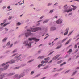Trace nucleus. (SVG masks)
I'll list each match as a JSON object with an SVG mask.
<instances>
[{
    "label": "nucleus",
    "mask_w": 79,
    "mask_h": 79,
    "mask_svg": "<svg viewBox=\"0 0 79 79\" xmlns=\"http://www.w3.org/2000/svg\"><path fill=\"white\" fill-rule=\"evenodd\" d=\"M40 31L41 30V28L40 27H37L36 28H31L30 30H28L27 31V33H26L25 34V36L26 37H27L28 36H29L30 35L32 34L31 32H36L37 31Z\"/></svg>",
    "instance_id": "f257e3e1"
},
{
    "label": "nucleus",
    "mask_w": 79,
    "mask_h": 79,
    "mask_svg": "<svg viewBox=\"0 0 79 79\" xmlns=\"http://www.w3.org/2000/svg\"><path fill=\"white\" fill-rule=\"evenodd\" d=\"M71 6H72V7H73V8H72L69 10H67V9H65L63 11V13H65L66 12H67V13H69V12H71L73 10H76L77 8L76 6H74V5H71Z\"/></svg>",
    "instance_id": "f03ea898"
},
{
    "label": "nucleus",
    "mask_w": 79,
    "mask_h": 79,
    "mask_svg": "<svg viewBox=\"0 0 79 79\" xmlns=\"http://www.w3.org/2000/svg\"><path fill=\"white\" fill-rule=\"evenodd\" d=\"M28 40L30 41H31V40H35V41H36V42H38V41H39V40L37 39H36V38H29L28 39Z\"/></svg>",
    "instance_id": "7ed1b4c3"
},
{
    "label": "nucleus",
    "mask_w": 79,
    "mask_h": 79,
    "mask_svg": "<svg viewBox=\"0 0 79 79\" xmlns=\"http://www.w3.org/2000/svg\"><path fill=\"white\" fill-rule=\"evenodd\" d=\"M24 75L23 74H22L21 75H20L19 76H18V75H16L15 76V77L17 78V79H20L21 77H23L24 76Z\"/></svg>",
    "instance_id": "20e7f679"
},
{
    "label": "nucleus",
    "mask_w": 79,
    "mask_h": 79,
    "mask_svg": "<svg viewBox=\"0 0 79 79\" xmlns=\"http://www.w3.org/2000/svg\"><path fill=\"white\" fill-rule=\"evenodd\" d=\"M9 66V65H7V66H5L4 67V69H0V71H3V70H6V69H7V68Z\"/></svg>",
    "instance_id": "39448f33"
},
{
    "label": "nucleus",
    "mask_w": 79,
    "mask_h": 79,
    "mask_svg": "<svg viewBox=\"0 0 79 79\" xmlns=\"http://www.w3.org/2000/svg\"><path fill=\"white\" fill-rule=\"evenodd\" d=\"M23 44L25 45H27L28 46H31V43L28 44V41H27L24 42Z\"/></svg>",
    "instance_id": "423d86ee"
},
{
    "label": "nucleus",
    "mask_w": 79,
    "mask_h": 79,
    "mask_svg": "<svg viewBox=\"0 0 79 79\" xmlns=\"http://www.w3.org/2000/svg\"><path fill=\"white\" fill-rule=\"evenodd\" d=\"M56 23L57 24H61V23H62V20L59 19L56 21Z\"/></svg>",
    "instance_id": "0eeeda50"
},
{
    "label": "nucleus",
    "mask_w": 79,
    "mask_h": 79,
    "mask_svg": "<svg viewBox=\"0 0 79 79\" xmlns=\"http://www.w3.org/2000/svg\"><path fill=\"white\" fill-rule=\"evenodd\" d=\"M68 30H69V28H67L66 29L65 31H66V32L64 34V35H66L68 34Z\"/></svg>",
    "instance_id": "6e6552de"
},
{
    "label": "nucleus",
    "mask_w": 79,
    "mask_h": 79,
    "mask_svg": "<svg viewBox=\"0 0 79 79\" xmlns=\"http://www.w3.org/2000/svg\"><path fill=\"white\" fill-rule=\"evenodd\" d=\"M8 63H10V64L13 63H15V60H12L10 62H7L6 63V64H8Z\"/></svg>",
    "instance_id": "1a4fd4ad"
},
{
    "label": "nucleus",
    "mask_w": 79,
    "mask_h": 79,
    "mask_svg": "<svg viewBox=\"0 0 79 79\" xmlns=\"http://www.w3.org/2000/svg\"><path fill=\"white\" fill-rule=\"evenodd\" d=\"M71 39H70L69 40L67 41L66 42V43H65V45H67V44H68L69 43V42H70V41H71Z\"/></svg>",
    "instance_id": "9d476101"
},
{
    "label": "nucleus",
    "mask_w": 79,
    "mask_h": 79,
    "mask_svg": "<svg viewBox=\"0 0 79 79\" xmlns=\"http://www.w3.org/2000/svg\"><path fill=\"white\" fill-rule=\"evenodd\" d=\"M5 76V74H2L0 76V79H2L3 78V76Z\"/></svg>",
    "instance_id": "9b49d317"
},
{
    "label": "nucleus",
    "mask_w": 79,
    "mask_h": 79,
    "mask_svg": "<svg viewBox=\"0 0 79 79\" xmlns=\"http://www.w3.org/2000/svg\"><path fill=\"white\" fill-rule=\"evenodd\" d=\"M45 58V56H41V57H39L38 58V59H42V58Z\"/></svg>",
    "instance_id": "f8f14e48"
},
{
    "label": "nucleus",
    "mask_w": 79,
    "mask_h": 79,
    "mask_svg": "<svg viewBox=\"0 0 79 79\" xmlns=\"http://www.w3.org/2000/svg\"><path fill=\"white\" fill-rule=\"evenodd\" d=\"M8 38L6 37L3 40H2V42H5L7 40Z\"/></svg>",
    "instance_id": "ddd939ff"
},
{
    "label": "nucleus",
    "mask_w": 79,
    "mask_h": 79,
    "mask_svg": "<svg viewBox=\"0 0 79 79\" xmlns=\"http://www.w3.org/2000/svg\"><path fill=\"white\" fill-rule=\"evenodd\" d=\"M55 29H56V28H55V27H52L51 28V30L52 31L53 30H55Z\"/></svg>",
    "instance_id": "4468645a"
},
{
    "label": "nucleus",
    "mask_w": 79,
    "mask_h": 79,
    "mask_svg": "<svg viewBox=\"0 0 79 79\" xmlns=\"http://www.w3.org/2000/svg\"><path fill=\"white\" fill-rule=\"evenodd\" d=\"M64 64H66V62H64L63 63L61 64L60 65V66H62Z\"/></svg>",
    "instance_id": "2eb2a0df"
},
{
    "label": "nucleus",
    "mask_w": 79,
    "mask_h": 79,
    "mask_svg": "<svg viewBox=\"0 0 79 79\" xmlns=\"http://www.w3.org/2000/svg\"><path fill=\"white\" fill-rule=\"evenodd\" d=\"M61 45H60V46H58L57 48H56V49H59V48H61Z\"/></svg>",
    "instance_id": "dca6fc26"
},
{
    "label": "nucleus",
    "mask_w": 79,
    "mask_h": 79,
    "mask_svg": "<svg viewBox=\"0 0 79 79\" xmlns=\"http://www.w3.org/2000/svg\"><path fill=\"white\" fill-rule=\"evenodd\" d=\"M10 24V23H6L4 25V27L5 26H6V25H8V24Z\"/></svg>",
    "instance_id": "f3484780"
},
{
    "label": "nucleus",
    "mask_w": 79,
    "mask_h": 79,
    "mask_svg": "<svg viewBox=\"0 0 79 79\" xmlns=\"http://www.w3.org/2000/svg\"><path fill=\"white\" fill-rule=\"evenodd\" d=\"M62 61L60 60L59 61H58V62H57V64H60V63H61Z\"/></svg>",
    "instance_id": "a211bd4d"
},
{
    "label": "nucleus",
    "mask_w": 79,
    "mask_h": 79,
    "mask_svg": "<svg viewBox=\"0 0 79 79\" xmlns=\"http://www.w3.org/2000/svg\"><path fill=\"white\" fill-rule=\"evenodd\" d=\"M67 40V38H65L62 41V42H64V41H65V40Z\"/></svg>",
    "instance_id": "6ab92c4d"
},
{
    "label": "nucleus",
    "mask_w": 79,
    "mask_h": 79,
    "mask_svg": "<svg viewBox=\"0 0 79 79\" xmlns=\"http://www.w3.org/2000/svg\"><path fill=\"white\" fill-rule=\"evenodd\" d=\"M42 64H40L38 66V68H40V66H42Z\"/></svg>",
    "instance_id": "aec40b11"
},
{
    "label": "nucleus",
    "mask_w": 79,
    "mask_h": 79,
    "mask_svg": "<svg viewBox=\"0 0 79 79\" xmlns=\"http://www.w3.org/2000/svg\"><path fill=\"white\" fill-rule=\"evenodd\" d=\"M68 52H69V53H71V52H72V49H70L68 51Z\"/></svg>",
    "instance_id": "412c9836"
},
{
    "label": "nucleus",
    "mask_w": 79,
    "mask_h": 79,
    "mask_svg": "<svg viewBox=\"0 0 79 79\" xmlns=\"http://www.w3.org/2000/svg\"><path fill=\"white\" fill-rule=\"evenodd\" d=\"M13 74H15V73H10L8 76H12V75H13Z\"/></svg>",
    "instance_id": "4be33fe9"
},
{
    "label": "nucleus",
    "mask_w": 79,
    "mask_h": 79,
    "mask_svg": "<svg viewBox=\"0 0 79 79\" xmlns=\"http://www.w3.org/2000/svg\"><path fill=\"white\" fill-rule=\"evenodd\" d=\"M17 51V50L15 49L13 51V52H12V53H14L15 52H16Z\"/></svg>",
    "instance_id": "5701e85b"
},
{
    "label": "nucleus",
    "mask_w": 79,
    "mask_h": 79,
    "mask_svg": "<svg viewBox=\"0 0 79 79\" xmlns=\"http://www.w3.org/2000/svg\"><path fill=\"white\" fill-rule=\"evenodd\" d=\"M17 24L18 26H19V25H21V23H20L19 22H18V23H17Z\"/></svg>",
    "instance_id": "b1692460"
},
{
    "label": "nucleus",
    "mask_w": 79,
    "mask_h": 79,
    "mask_svg": "<svg viewBox=\"0 0 79 79\" xmlns=\"http://www.w3.org/2000/svg\"><path fill=\"white\" fill-rule=\"evenodd\" d=\"M49 21V20H46L45 21H44V22L43 23H47V22H48V21Z\"/></svg>",
    "instance_id": "393cba45"
},
{
    "label": "nucleus",
    "mask_w": 79,
    "mask_h": 79,
    "mask_svg": "<svg viewBox=\"0 0 79 79\" xmlns=\"http://www.w3.org/2000/svg\"><path fill=\"white\" fill-rule=\"evenodd\" d=\"M76 72L77 71H75V72H74L73 73V74H72V76H74V74H76Z\"/></svg>",
    "instance_id": "a878e982"
},
{
    "label": "nucleus",
    "mask_w": 79,
    "mask_h": 79,
    "mask_svg": "<svg viewBox=\"0 0 79 79\" xmlns=\"http://www.w3.org/2000/svg\"><path fill=\"white\" fill-rule=\"evenodd\" d=\"M60 56V55H57L55 57H56V58H58V57Z\"/></svg>",
    "instance_id": "bb28decb"
},
{
    "label": "nucleus",
    "mask_w": 79,
    "mask_h": 79,
    "mask_svg": "<svg viewBox=\"0 0 79 79\" xmlns=\"http://www.w3.org/2000/svg\"><path fill=\"white\" fill-rule=\"evenodd\" d=\"M77 44L76 45H75V48H77Z\"/></svg>",
    "instance_id": "cd10ccee"
},
{
    "label": "nucleus",
    "mask_w": 79,
    "mask_h": 79,
    "mask_svg": "<svg viewBox=\"0 0 79 79\" xmlns=\"http://www.w3.org/2000/svg\"><path fill=\"white\" fill-rule=\"evenodd\" d=\"M44 60H50V58L47 57V58H45L44 59Z\"/></svg>",
    "instance_id": "c85d7f7f"
},
{
    "label": "nucleus",
    "mask_w": 79,
    "mask_h": 79,
    "mask_svg": "<svg viewBox=\"0 0 79 79\" xmlns=\"http://www.w3.org/2000/svg\"><path fill=\"white\" fill-rule=\"evenodd\" d=\"M56 59H57V58L55 56L53 58V60H56Z\"/></svg>",
    "instance_id": "c756f323"
},
{
    "label": "nucleus",
    "mask_w": 79,
    "mask_h": 79,
    "mask_svg": "<svg viewBox=\"0 0 79 79\" xmlns=\"http://www.w3.org/2000/svg\"><path fill=\"white\" fill-rule=\"evenodd\" d=\"M10 42H9L7 43V45H10Z\"/></svg>",
    "instance_id": "7c9ffc66"
},
{
    "label": "nucleus",
    "mask_w": 79,
    "mask_h": 79,
    "mask_svg": "<svg viewBox=\"0 0 79 79\" xmlns=\"http://www.w3.org/2000/svg\"><path fill=\"white\" fill-rule=\"evenodd\" d=\"M20 56V55H18L16 56V58H19V57Z\"/></svg>",
    "instance_id": "2f4dec72"
},
{
    "label": "nucleus",
    "mask_w": 79,
    "mask_h": 79,
    "mask_svg": "<svg viewBox=\"0 0 79 79\" xmlns=\"http://www.w3.org/2000/svg\"><path fill=\"white\" fill-rule=\"evenodd\" d=\"M44 16H41V17H40V19H42V18H44Z\"/></svg>",
    "instance_id": "473e14b6"
},
{
    "label": "nucleus",
    "mask_w": 79,
    "mask_h": 79,
    "mask_svg": "<svg viewBox=\"0 0 79 79\" xmlns=\"http://www.w3.org/2000/svg\"><path fill=\"white\" fill-rule=\"evenodd\" d=\"M34 72L33 71H32L31 73V74H34Z\"/></svg>",
    "instance_id": "72a5a7b5"
},
{
    "label": "nucleus",
    "mask_w": 79,
    "mask_h": 79,
    "mask_svg": "<svg viewBox=\"0 0 79 79\" xmlns=\"http://www.w3.org/2000/svg\"><path fill=\"white\" fill-rule=\"evenodd\" d=\"M79 50L78 49H76V50L75 51V53H76Z\"/></svg>",
    "instance_id": "f704fd0d"
},
{
    "label": "nucleus",
    "mask_w": 79,
    "mask_h": 79,
    "mask_svg": "<svg viewBox=\"0 0 79 79\" xmlns=\"http://www.w3.org/2000/svg\"><path fill=\"white\" fill-rule=\"evenodd\" d=\"M19 67H16L15 68V69H18V68H19Z\"/></svg>",
    "instance_id": "c9c22d12"
},
{
    "label": "nucleus",
    "mask_w": 79,
    "mask_h": 79,
    "mask_svg": "<svg viewBox=\"0 0 79 79\" xmlns=\"http://www.w3.org/2000/svg\"><path fill=\"white\" fill-rule=\"evenodd\" d=\"M53 10H51L50 12H49L50 13H52V12H53Z\"/></svg>",
    "instance_id": "e433bc0d"
},
{
    "label": "nucleus",
    "mask_w": 79,
    "mask_h": 79,
    "mask_svg": "<svg viewBox=\"0 0 79 79\" xmlns=\"http://www.w3.org/2000/svg\"><path fill=\"white\" fill-rule=\"evenodd\" d=\"M12 17L11 16H10L9 18V19L10 20L11 19Z\"/></svg>",
    "instance_id": "4c0bfd02"
},
{
    "label": "nucleus",
    "mask_w": 79,
    "mask_h": 79,
    "mask_svg": "<svg viewBox=\"0 0 79 79\" xmlns=\"http://www.w3.org/2000/svg\"><path fill=\"white\" fill-rule=\"evenodd\" d=\"M49 36H46L44 39V40H45V39H47V37H48Z\"/></svg>",
    "instance_id": "58836bf2"
},
{
    "label": "nucleus",
    "mask_w": 79,
    "mask_h": 79,
    "mask_svg": "<svg viewBox=\"0 0 79 79\" xmlns=\"http://www.w3.org/2000/svg\"><path fill=\"white\" fill-rule=\"evenodd\" d=\"M4 23H5V22H4V23H2L1 24V26H2V25H3V24H4Z\"/></svg>",
    "instance_id": "ea45409f"
},
{
    "label": "nucleus",
    "mask_w": 79,
    "mask_h": 79,
    "mask_svg": "<svg viewBox=\"0 0 79 79\" xmlns=\"http://www.w3.org/2000/svg\"><path fill=\"white\" fill-rule=\"evenodd\" d=\"M58 38H56L54 40H58Z\"/></svg>",
    "instance_id": "a19ab883"
},
{
    "label": "nucleus",
    "mask_w": 79,
    "mask_h": 79,
    "mask_svg": "<svg viewBox=\"0 0 79 79\" xmlns=\"http://www.w3.org/2000/svg\"><path fill=\"white\" fill-rule=\"evenodd\" d=\"M52 5V4L51 3H49L48 5V6H50V5Z\"/></svg>",
    "instance_id": "79ce46f5"
},
{
    "label": "nucleus",
    "mask_w": 79,
    "mask_h": 79,
    "mask_svg": "<svg viewBox=\"0 0 79 79\" xmlns=\"http://www.w3.org/2000/svg\"><path fill=\"white\" fill-rule=\"evenodd\" d=\"M54 52H51L49 54V55H51V54H52Z\"/></svg>",
    "instance_id": "37998d69"
},
{
    "label": "nucleus",
    "mask_w": 79,
    "mask_h": 79,
    "mask_svg": "<svg viewBox=\"0 0 79 79\" xmlns=\"http://www.w3.org/2000/svg\"><path fill=\"white\" fill-rule=\"evenodd\" d=\"M47 62H48V61L46 60L44 61V63H47Z\"/></svg>",
    "instance_id": "c03bdc74"
},
{
    "label": "nucleus",
    "mask_w": 79,
    "mask_h": 79,
    "mask_svg": "<svg viewBox=\"0 0 79 79\" xmlns=\"http://www.w3.org/2000/svg\"><path fill=\"white\" fill-rule=\"evenodd\" d=\"M62 69H63V68H61L59 69V71H61V70H62Z\"/></svg>",
    "instance_id": "a18cd8bd"
},
{
    "label": "nucleus",
    "mask_w": 79,
    "mask_h": 79,
    "mask_svg": "<svg viewBox=\"0 0 79 79\" xmlns=\"http://www.w3.org/2000/svg\"><path fill=\"white\" fill-rule=\"evenodd\" d=\"M33 60H30L28 62V63H30L31 62H32V61H33Z\"/></svg>",
    "instance_id": "49530a36"
},
{
    "label": "nucleus",
    "mask_w": 79,
    "mask_h": 79,
    "mask_svg": "<svg viewBox=\"0 0 79 79\" xmlns=\"http://www.w3.org/2000/svg\"><path fill=\"white\" fill-rule=\"evenodd\" d=\"M69 70H68V71H66L65 72V73H68V72H69Z\"/></svg>",
    "instance_id": "de8ad7c7"
},
{
    "label": "nucleus",
    "mask_w": 79,
    "mask_h": 79,
    "mask_svg": "<svg viewBox=\"0 0 79 79\" xmlns=\"http://www.w3.org/2000/svg\"><path fill=\"white\" fill-rule=\"evenodd\" d=\"M5 29L6 31H8V29H7V28H5Z\"/></svg>",
    "instance_id": "09e8293b"
},
{
    "label": "nucleus",
    "mask_w": 79,
    "mask_h": 79,
    "mask_svg": "<svg viewBox=\"0 0 79 79\" xmlns=\"http://www.w3.org/2000/svg\"><path fill=\"white\" fill-rule=\"evenodd\" d=\"M4 65H5V63H3V64H2V66H4Z\"/></svg>",
    "instance_id": "8fccbe9b"
},
{
    "label": "nucleus",
    "mask_w": 79,
    "mask_h": 79,
    "mask_svg": "<svg viewBox=\"0 0 79 79\" xmlns=\"http://www.w3.org/2000/svg\"><path fill=\"white\" fill-rule=\"evenodd\" d=\"M69 15H72V13H70Z\"/></svg>",
    "instance_id": "3c124183"
},
{
    "label": "nucleus",
    "mask_w": 79,
    "mask_h": 79,
    "mask_svg": "<svg viewBox=\"0 0 79 79\" xmlns=\"http://www.w3.org/2000/svg\"><path fill=\"white\" fill-rule=\"evenodd\" d=\"M41 63H42V64H44V61H41Z\"/></svg>",
    "instance_id": "603ef678"
},
{
    "label": "nucleus",
    "mask_w": 79,
    "mask_h": 79,
    "mask_svg": "<svg viewBox=\"0 0 79 79\" xmlns=\"http://www.w3.org/2000/svg\"><path fill=\"white\" fill-rule=\"evenodd\" d=\"M12 46H13V44H11V45L10 46V47H12Z\"/></svg>",
    "instance_id": "864d4df0"
},
{
    "label": "nucleus",
    "mask_w": 79,
    "mask_h": 79,
    "mask_svg": "<svg viewBox=\"0 0 79 79\" xmlns=\"http://www.w3.org/2000/svg\"><path fill=\"white\" fill-rule=\"evenodd\" d=\"M45 78H46V77H44L43 78H42V79H45Z\"/></svg>",
    "instance_id": "5fc2aeb1"
},
{
    "label": "nucleus",
    "mask_w": 79,
    "mask_h": 79,
    "mask_svg": "<svg viewBox=\"0 0 79 79\" xmlns=\"http://www.w3.org/2000/svg\"><path fill=\"white\" fill-rule=\"evenodd\" d=\"M67 6V5H65L64 6V7H65V6Z\"/></svg>",
    "instance_id": "6e6d98bb"
},
{
    "label": "nucleus",
    "mask_w": 79,
    "mask_h": 79,
    "mask_svg": "<svg viewBox=\"0 0 79 79\" xmlns=\"http://www.w3.org/2000/svg\"><path fill=\"white\" fill-rule=\"evenodd\" d=\"M16 55V54H14V55H13L12 56H15V55Z\"/></svg>",
    "instance_id": "4d7b16f0"
},
{
    "label": "nucleus",
    "mask_w": 79,
    "mask_h": 79,
    "mask_svg": "<svg viewBox=\"0 0 79 79\" xmlns=\"http://www.w3.org/2000/svg\"><path fill=\"white\" fill-rule=\"evenodd\" d=\"M8 8V9H10V6H8L7 7Z\"/></svg>",
    "instance_id": "13d9d810"
},
{
    "label": "nucleus",
    "mask_w": 79,
    "mask_h": 79,
    "mask_svg": "<svg viewBox=\"0 0 79 79\" xmlns=\"http://www.w3.org/2000/svg\"><path fill=\"white\" fill-rule=\"evenodd\" d=\"M71 33H69V34L68 35L69 36V35H71Z\"/></svg>",
    "instance_id": "bf43d9fd"
},
{
    "label": "nucleus",
    "mask_w": 79,
    "mask_h": 79,
    "mask_svg": "<svg viewBox=\"0 0 79 79\" xmlns=\"http://www.w3.org/2000/svg\"><path fill=\"white\" fill-rule=\"evenodd\" d=\"M40 76V74H39L36 76L37 77H38V76Z\"/></svg>",
    "instance_id": "052dcab7"
},
{
    "label": "nucleus",
    "mask_w": 79,
    "mask_h": 79,
    "mask_svg": "<svg viewBox=\"0 0 79 79\" xmlns=\"http://www.w3.org/2000/svg\"><path fill=\"white\" fill-rule=\"evenodd\" d=\"M6 8V6H4L3 7V8Z\"/></svg>",
    "instance_id": "680f3d73"
},
{
    "label": "nucleus",
    "mask_w": 79,
    "mask_h": 79,
    "mask_svg": "<svg viewBox=\"0 0 79 79\" xmlns=\"http://www.w3.org/2000/svg\"><path fill=\"white\" fill-rule=\"evenodd\" d=\"M60 58H58V59H57V61H58V60H60Z\"/></svg>",
    "instance_id": "e2e57ef3"
},
{
    "label": "nucleus",
    "mask_w": 79,
    "mask_h": 79,
    "mask_svg": "<svg viewBox=\"0 0 79 79\" xmlns=\"http://www.w3.org/2000/svg\"><path fill=\"white\" fill-rule=\"evenodd\" d=\"M51 44H52L51 43H49V45H51Z\"/></svg>",
    "instance_id": "0e129e2a"
},
{
    "label": "nucleus",
    "mask_w": 79,
    "mask_h": 79,
    "mask_svg": "<svg viewBox=\"0 0 79 79\" xmlns=\"http://www.w3.org/2000/svg\"><path fill=\"white\" fill-rule=\"evenodd\" d=\"M42 44H41L39 46V47H40V46H42Z\"/></svg>",
    "instance_id": "69168bd1"
},
{
    "label": "nucleus",
    "mask_w": 79,
    "mask_h": 79,
    "mask_svg": "<svg viewBox=\"0 0 79 79\" xmlns=\"http://www.w3.org/2000/svg\"><path fill=\"white\" fill-rule=\"evenodd\" d=\"M2 0L0 1V3H2Z\"/></svg>",
    "instance_id": "338daca9"
},
{
    "label": "nucleus",
    "mask_w": 79,
    "mask_h": 79,
    "mask_svg": "<svg viewBox=\"0 0 79 79\" xmlns=\"http://www.w3.org/2000/svg\"><path fill=\"white\" fill-rule=\"evenodd\" d=\"M77 45H79V42L77 44Z\"/></svg>",
    "instance_id": "774afa93"
}]
</instances>
